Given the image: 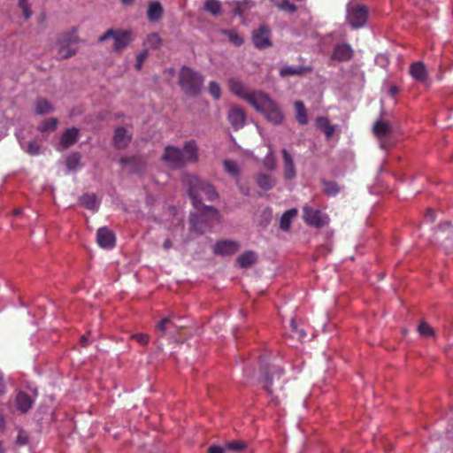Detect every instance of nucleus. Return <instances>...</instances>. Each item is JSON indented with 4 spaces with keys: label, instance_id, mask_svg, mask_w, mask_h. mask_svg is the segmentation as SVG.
I'll list each match as a JSON object with an SVG mask.
<instances>
[{
    "label": "nucleus",
    "instance_id": "60",
    "mask_svg": "<svg viewBox=\"0 0 453 453\" xmlns=\"http://www.w3.org/2000/svg\"><path fill=\"white\" fill-rule=\"evenodd\" d=\"M86 341H87L86 336H82V337H81V342H85Z\"/></svg>",
    "mask_w": 453,
    "mask_h": 453
},
{
    "label": "nucleus",
    "instance_id": "22",
    "mask_svg": "<svg viewBox=\"0 0 453 453\" xmlns=\"http://www.w3.org/2000/svg\"><path fill=\"white\" fill-rule=\"evenodd\" d=\"M175 327L170 318L161 319L156 326V331L160 336H164L168 333H173Z\"/></svg>",
    "mask_w": 453,
    "mask_h": 453
},
{
    "label": "nucleus",
    "instance_id": "3",
    "mask_svg": "<svg viewBox=\"0 0 453 453\" xmlns=\"http://www.w3.org/2000/svg\"><path fill=\"white\" fill-rule=\"evenodd\" d=\"M253 101L251 106L260 112L266 120L274 125L282 123L284 114L277 103L268 94L262 91Z\"/></svg>",
    "mask_w": 453,
    "mask_h": 453
},
{
    "label": "nucleus",
    "instance_id": "62",
    "mask_svg": "<svg viewBox=\"0 0 453 453\" xmlns=\"http://www.w3.org/2000/svg\"><path fill=\"white\" fill-rule=\"evenodd\" d=\"M380 58H383L384 59V57L383 56H380L377 58V59L379 60Z\"/></svg>",
    "mask_w": 453,
    "mask_h": 453
},
{
    "label": "nucleus",
    "instance_id": "17",
    "mask_svg": "<svg viewBox=\"0 0 453 453\" xmlns=\"http://www.w3.org/2000/svg\"><path fill=\"white\" fill-rule=\"evenodd\" d=\"M79 136V130L75 127L66 129L60 137L59 150H65L74 144Z\"/></svg>",
    "mask_w": 453,
    "mask_h": 453
},
{
    "label": "nucleus",
    "instance_id": "7",
    "mask_svg": "<svg viewBox=\"0 0 453 453\" xmlns=\"http://www.w3.org/2000/svg\"><path fill=\"white\" fill-rule=\"evenodd\" d=\"M368 10L365 5L352 4L348 8V21L353 28L365 26L367 20Z\"/></svg>",
    "mask_w": 453,
    "mask_h": 453
},
{
    "label": "nucleus",
    "instance_id": "56",
    "mask_svg": "<svg viewBox=\"0 0 453 453\" xmlns=\"http://www.w3.org/2000/svg\"><path fill=\"white\" fill-rule=\"evenodd\" d=\"M4 425V419L2 415H0V428L3 427Z\"/></svg>",
    "mask_w": 453,
    "mask_h": 453
},
{
    "label": "nucleus",
    "instance_id": "24",
    "mask_svg": "<svg viewBox=\"0 0 453 453\" xmlns=\"http://www.w3.org/2000/svg\"><path fill=\"white\" fill-rule=\"evenodd\" d=\"M316 124L319 128L323 130L326 138L332 137L335 131V127L329 123V120L325 117H318L316 119Z\"/></svg>",
    "mask_w": 453,
    "mask_h": 453
},
{
    "label": "nucleus",
    "instance_id": "20",
    "mask_svg": "<svg viewBox=\"0 0 453 453\" xmlns=\"http://www.w3.org/2000/svg\"><path fill=\"white\" fill-rule=\"evenodd\" d=\"M129 142L130 136L127 134V132L125 128L119 127L115 130L113 142L117 148H125L129 143Z\"/></svg>",
    "mask_w": 453,
    "mask_h": 453
},
{
    "label": "nucleus",
    "instance_id": "54",
    "mask_svg": "<svg viewBox=\"0 0 453 453\" xmlns=\"http://www.w3.org/2000/svg\"><path fill=\"white\" fill-rule=\"evenodd\" d=\"M173 247V242L170 239H166L164 243H163V248L165 250H168L169 249H171Z\"/></svg>",
    "mask_w": 453,
    "mask_h": 453
},
{
    "label": "nucleus",
    "instance_id": "42",
    "mask_svg": "<svg viewBox=\"0 0 453 453\" xmlns=\"http://www.w3.org/2000/svg\"><path fill=\"white\" fill-rule=\"evenodd\" d=\"M224 34H226L228 38H229V41L235 46H240L243 43V39L242 37L237 34L236 32L234 31H224Z\"/></svg>",
    "mask_w": 453,
    "mask_h": 453
},
{
    "label": "nucleus",
    "instance_id": "14",
    "mask_svg": "<svg viewBox=\"0 0 453 453\" xmlns=\"http://www.w3.org/2000/svg\"><path fill=\"white\" fill-rule=\"evenodd\" d=\"M96 241L100 247L111 249L115 245V236L107 227H100L96 233Z\"/></svg>",
    "mask_w": 453,
    "mask_h": 453
},
{
    "label": "nucleus",
    "instance_id": "12",
    "mask_svg": "<svg viewBox=\"0 0 453 453\" xmlns=\"http://www.w3.org/2000/svg\"><path fill=\"white\" fill-rule=\"evenodd\" d=\"M240 248L237 242L224 240L218 242L213 246V251L217 255L227 256L235 253Z\"/></svg>",
    "mask_w": 453,
    "mask_h": 453
},
{
    "label": "nucleus",
    "instance_id": "47",
    "mask_svg": "<svg viewBox=\"0 0 453 453\" xmlns=\"http://www.w3.org/2000/svg\"><path fill=\"white\" fill-rule=\"evenodd\" d=\"M132 338L136 340L142 345L147 344L150 340L149 335L147 334H143V333L133 334Z\"/></svg>",
    "mask_w": 453,
    "mask_h": 453
},
{
    "label": "nucleus",
    "instance_id": "45",
    "mask_svg": "<svg viewBox=\"0 0 453 453\" xmlns=\"http://www.w3.org/2000/svg\"><path fill=\"white\" fill-rule=\"evenodd\" d=\"M324 191L330 196H334L338 193L339 189L336 183L332 181L324 182Z\"/></svg>",
    "mask_w": 453,
    "mask_h": 453
},
{
    "label": "nucleus",
    "instance_id": "16",
    "mask_svg": "<svg viewBox=\"0 0 453 453\" xmlns=\"http://www.w3.org/2000/svg\"><path fill=\"white\" fill-rule=\"evenodd\" d=\"M35 399V393L28 394L24 391L18 393L16 396V405L19 411L25 413L33 405Z\"/></svg>",
    "mask_w": 453,
    "mask_h": 453
},
{
    "label": "nucleus",
    "instance_id": "48",
    "mask_svg": "<svg viewBox=\"0 0 453 453\" xmlns=\"http://www.w3.org/2000/svg\"><path fill=\"white\" fill-rule=\"evenodd\" d=\"M245 448V444L241 441H231L226 445V449L239 451Z\"/></svg>",
    "mask_w": 453,
    "mask_h": 453
},
{
    "label": "nucleus",
    "instance_id": "32",
    "mask_svg": "<svg viewBox=\"0 0 453 453\" xmlns=\"http://www.w3.org/2000/svg\"><path fill=\"white\" fill-rule=\"evenodd\" d=\"M295 109L296 113V120L301 125H305L308 122V116L304 104L301 101L295 103Z\"/></svg>",
    "mask_w": 453,
    "mask_h": 453
},
{
    "label": "nucleus",
    "instance_id": "6",
    "mask_svg": "<svg viewBox=\"0 0 453 453\" xmlns=\"http://www.w3.org/2000/svg\"><path fill=\"white\" fill-rule=\"evenodd\" d=\"M109 38H112L114 41L113 50L120 52L134 40V34L130 30L109 29L98 40L99 42H104Z\"/></svg>",
    "mask_w": 453,
    "mask_h": 453
},
{
    "label": "nucleus",
    "instance_id": "25",
    "mask_svg": "<svg viewBox=\"0 0 453 453\" xmlns=\"http://www.w3.org/2000/svg\"><path fill=\"white\" fill-rule=\"evenodd\" d=\"M163 8L158 2L150 4L148 8V19L150 21H157L162 18Z\"/></svg>",
    "mask_w": 453,
    "mask_h": 453
},
{
    "label": "nucleus",
    "instance_id": "5",
    "mask_svg": "<svg viewBox=\"0 0 453 453\" xmlns=\"http://www.w3.org/2000/svg\"><path fill=\"white\" fill-rule=\"evenodd\" d=\"M218 220V211L213 207L205 206L204 211H201L199 215H191V230L200 234L204 233L212 226L214 221Z\"/></svg>",
    "mask_w": 453,
    "mask_h": 453
},
{
    "label": "nucleus",
    "instance_id": "37",
    "mask_svg": "<svg viewBox=\"0 0 453 453\" xmlns=\"http://www.w3.org/2000/svg\"><path fill=\"white\" fill-rule=\"evenodd\" d=\"M225 171L232 175L233 177H237L239 175V167L238 165L233 160H225L223 163Z\"/></svg>",
    "mask_w": 453,
    "mask_h": 453
},
{
    "label": "nucleus",
    "instance_id": "23",
    "mask_svg": "<svg viewBox=\"0 0 453 453\" xmlns=\"http://www.w3.org/2000/svg\"><path fill=\"white\" fill-rule=\"evenodd\" d=\"M18 139L23 150H25L29 155L35 156L40 153L41 145L36 141H30L28 142H26L20 138L19 134Z\"/></svg>",
    "mask_w": 453,
    "mask_h": 453
},
{
    "label": "nucleus",
    "instance_id": "40",
    "mask_svg": "<svg viewBox=\"0 0 453 453\" xmlns=\"http://www.w3.org/2000/svg\"><path fill=\"white\" fill-rule=\"evenodd\" d=\"M81 155L73 153L70 155L66 159V166L69 170H76L80 165Z\"/></svg>",
    "mask_w": 453,
    "mask_h": 453
},
{
    "label": "nucleus",
    "instance_id": "50",
    "mask_svg": "<svg viewBox=\"0 0 453 453\" xmlns=\"http://www.w3.org/2000/svg\"><path fill=\"white\" fill-rule=\"evenodd\" d=\"M225 448L218 445H212L208 449V453H224Z\"/></svg>",
    "mask_w": 453,
    "mask_h": 453
},
{
    "label": "nucleus",
    "instance_id": "38",
    "mask_svg": "<svg viewBox=\"0 0 453 453\" xmlns=\"http://www.w3.org/2000/svg\"><path fill=\"white\" fill-rule=\"evenodd\" d=\"M279 9L288 12H295L296 8L294 4H290L288 0H271Z\"/></svg>",
    "mask_w": 453,
    "mask_h": 453
},
{
    "label": "nucleus",
    "instance_id": "2",
    "mask_svg": "<svg viewBox=\"0 0 453 453\" xmlns=\"http://www.w3.org/2000/svg\"><path fill=\"white\" fill-rule=\"evenodd\" d=\"M182 181L188 186V192L193 205L199 211L202 210L200 198L204 196L208 200H214L217 197L214 188L209 183L200 181L195 175L185 174Z\"/></svg>",
    "mask_w": 453,
    "mask_h": 453
},
{
    "label": "nucleus",
    "instance_id": "46",
    "mask_svg": "<svg viewBox=\"0 0 453 453\" xmlns=\"http://www.w3.org/2000/svg\"><path fill=\"white\" fill-rule=\"evenodd\" d=\"M148 57V52L146 50H142L138 56H137V58H136V63H135V68L136 70H140L143 65V62L145 61V59L147 58Z\"/></svg>",
    "mask_w": 453,
    "mask_h": 453
},
{
    "label": "nucleus",
    "instance_id": "39",
    "mask_svg": "<svg viewBox=\"0 0 453 453\" xmlns=\"http://www.w3.org/2000/svg\"><path fill=\"white\" fill-rule=\"evenodd\" d=\"M264 165L269 171H273L276 168V162L271 146H269V151L264 159Z\"/></svg>",
    "mask_w": 453,
    "mask_h": 453
},
{
    "label": "nucleus",
    "instance_id": "35",
    "mask_svg": "<svg viewBox=\"0 0 453 453\" xmlns=\"http://www.w3.org/2000/svg\"><path fill=\"white\" fill-rule=\"evenodd\" d=\"M162 44V40L158 34L153 33L147 36L145 45L151 49H157Z\"/></svg>",
    "mask_w": 453,
    "mask_h": 453
},
{
    "label": "nucleus",
    "instance_id": "28",
    "mask_svg": "<svg viewBox=\"0 0 453 453\" xmlns=\"http://www.w3.org/2000/svg\"><path fill=\"white\" fill-rule=\"evenodd\" d=\"M390 130L391 127L389 123L384 120H378L373 125V133L379 138L386 136Z\"/></svg>",
    "mask_w": 453,
    "mask_h": 453
},
{
    "label": "nucleus",
    "instance_id": "27",
    "mask_svg": "<svg viewBox=\"0 0 453 453\" xmlns=\"http://www.w3.org/2000/svg\"><path fill=\"white\" fill-rule=\"evenodd\" d=\"M257 260V256L253 251H246L237 257V263L242 268H247L254 264Z\"/></svg>",
    "mask_w": 453,
    "mask_h": 453
},
{
    "label": "nucleus",
    "instance_id": "49",
    "mask_svg": "<svg viewBox=\"0 0 453 453\" xmlns=\"http://www.w3.org/2000/svg\"><path fill=\"white\" fill-rule=\"evenodd\" d=\"M263 383L267 392L272 395L273 393V390L272 388L273 380L270 378L268 373L265 374V376L264 377Z\"/></svg>",
    "mask_w": 453,
    "mask_h": 453
},
{
    "label": "nucleus",
    "instance_id": "18",
    "mask_svg": "<svg viewBox=\"0 0 453 453\" xmlns=\"http://www.w3.org/2000/svg\"><path fill=\"white\" fill-rule=\"evenodd\" d=\"M353 50L348 44H338L335 46L333 58L338 61H348L352 58Z\"/></svg>",
    "mask_w": 453,
    "mask_h": 453
},
{
    "label": "nucleus",
    "instance_id": "33",
    "mask_svg": "<svg viewBox=\"0 0 453 453\" xmlns=\"http://www.w3.org/2000/svg\"><path fill=\"white\" fill-rule=\"evenodd\" d=\"M203 8L214 16L219 15L222 12L221 3L219 0H207Z\"/></svg>",
    "mask_w": 453,
    "mask_h": 453
},
{
    "label": "nucleus",
    "instance_id": "26",
    "mask_svg": "<svg viewBox=\"0 0 453 453\" xmlns=\"http://www.w3.org/2000/svg\"><path fill=\"white\" fill-rule=\"evenodd\" d=\"M257 182L261 188L268 190L274 187L276 180L269 174L260 173L257 175Z\"/></svg>",
    "mask_w": 453,
    "mask_h": 453
},
{
    "label": "nucleus",
    "instance_id": "52",
    "mask_svg": "<svg viewBox=\"0 0 453 453\" xmlns=\"http://www.w3.org/2000/svg\"><path fill=\"white\" fill-rule=\"evenodd\" d=\"M426 219L429 222H433L434 220V213L432 210H428L426 216H425Z\"/></svg>",
    "mask_w": 453,
    "mask_h": 453
},
{
    "label": "nucleus",
    "instance_id": "31",
    "mask_svg": "<svg viewBox=\"0 0 453 453\" xmlns=\"http://www.w3.org/2000/svg\"><path fill=\"white\" fill-rule=\"evenodd\" d=\"M80 203L85 208L96 211L98 209V202L96 196L93 194L91 195H84L80 198Z\"/></svg>",
    "mask_w": 453,
    "mask_h": 453
},
{
    "label": "nucleus",
    "instance_id": "9",
    "mask_svg": "<svg viewBox=\"0 0 453 453\" xmlns=\"http://www.w3.org/2000/svg\"><path fill=\"white\" fill-rule=\"evenodd\" d=\"M303 210V219L307 225L317 228H320L328 224V216L323 213L321 211L313 209L307 205H305Z\"/></svg>",
    "mask_w": 453,
    "mask_h": 453
},
{
    "label": "nucleus",
    "instance_id": "36",
    "mask_svg": "<svg viewBox=\"0 0 453 453\" xmlns=\"http://www.w3.org/2000/svg\"><path fill=\"white\" fill-rule=\"evenodd\" d=\"M290 336L297 340H302L306 336L305 332L303 329H298L297 325L294 319H290Z\"/></svg>",
    "mask_w": 453,
    "mask_h": 453
},
{
    "label": "nucleus",
    "instance_id": "13",
    "mask_svg": "<svg viewBox=\"0 0 453 453\" xmlns=\"http://www.w3.org/2000/svg\"><path fill=\"white\" fill-rule=\"evenodd\" d=\"M227 119L234 129H240L245 124L246 116L242 108L232 106L228 111Z\"/></svg>",
    "mask_w": 453,
    "mask_h": 453
},
{
    "label": "nucleus",
    "instance_id": "58",
    "mask_svg": "<svg viewBox=\"0 0 453 453\" xmlns=\"http://www.w3.org/2000/svg\"><path fill=\"white\" fill-rule=\"evenodd\" d=\"M234 12H235V14H238V15H241V14H242V12H241V10H240L239 8H236V9L234 10Z\"/></svg>",
    "mask_w": 453,
    "mask_h": 453
},
{
    "label": "nucleus",
    "instance_id": "51",
    "mask_svg": "<svg viewBox=\"0 0 453 453\" xmlns=\"http://www.w3.org/2000/svg\"><path fill=\"white\" fill-rule=\"evenodd\" d=\"M270 372H271L273 377H276L277 380H279L280 379V377H281L282 370L281 369H275V368H273V370H272Z\"/></svg>",
    "mask_w": 453,
    "mask_h": 453
},
{
    "label": "nucleus",
    "instance_id": "43",
    "mask_svg": "<svg viewBox=\"0 0 453 453\" xmlns=\"http://www.w3.org/2000/svg\"><path fill=\"white\" fill-rule=\"evenodd\" d=\"M418 331L420 335L430 337L434 335V329L426 322H421L418 326Z\"/></svg>",
    "mask_w": 453,
    "mask_h": 453
},
{
    "label": "nucleus",
    "instance_id": "15",
    "mask_svg": "<svg viewBox=\"0 0 453 453\" xmlns=\"http://www.w3.org/2000/svg\"><path fill=\"white\" fill-rule=\"evenodd\" d=\"M283 157V176L285 180H292L296 175V166L292 155L286 150H281Z\"/></svg>",
    "mask_w": 453,
    "mask_h": 453
},
{
    "label": "nucleus",
    "instance_id": "30",
    "mask_svg": "<svg viewBox=\"0 0 453 453\" xmlns=\"http://www.w3.org/2000/svg\"><path fill=\"white\" fill-rule=\"evenodd\" d=\"M35 111L37 114L44 115L51 112L53 111V106L46 99L39 98L35 102Z\"/></svg>",
    "mask_w": 453,
    "mask_h": 453
},
{
    "label": "nucleus",
    "instance_id": "41",
    "mask_svg": "<svg viewBox=\"0 0 453 453\" xmlns=\"http://www.w3.org/2000/svg\"><path fill=\"white\" fill-rule=\"evenodd\" d=\"M19 7L22 11V14L26 19H28L32 16V11L29 0H19Z\"/></svg>",
    "mask_w": 453,
    "mask_h": 453
},
{
    "label": "nucleus",
    "instance_id": "10",
    "mask_svg": "<svg viewBox=\"0 0 453 453\" xmlns=\"http://www.w3.org/2000/svg\"><path fill=\"white\" fill-rule=\"evenodd\" d=\"M78 42L77 28L63 35L58 41V57L67 58L75 54L74 50H71L68 46Z\"/></svg>",
    "mask_w": 453,
    "mask_h": 453
},
{
    "label": "nucleus",
    "instance_id": "11",
    "mask_svg": "<svg viewBox=\"0 0 453 453\" xmlns=\"http://www.w3.org/2000/svg\"><path fill=\"white\" fill-rule=\"evenodd\" d=\"M252 41L256 48L265 49L272 45L270 29L261 26L253 32Z\"/></svg>",
    "mask_w": 453,
    "mask_h": 453
},
{
    "label": "nucleus",
    "instance_id": "57",
    "mask_svg": "<svg viewBox=\"0 0 453 453\" xmlns=\"http://www.w3.org/2000/svg\"><path fill=\"white\" fill-rule=\"evenodd\" d=\"M123 4H131L134 0H121Z\"/></svg>",
    "mask_w": 453,
    "mask_h": 453
},
{
    "label": "nucleus",
    "instance_id": "55",
    "mask_svg": "<svg viewBox=\"0 0 453 453\" xmlns=\"http://www.w3.org/2000/svg\"><path fill=\"white\" fill-rule=\"evenodd\" d=\"M134 160V158H126V157H123L120 159V163L122 165H127L129 164L131 161Z\"/></svg>",
    "mask_w": 453,
    "mask_h": 453
},
{
    "label": "nucleus",
    "instance_id": "19",
    "mask_svg": "<svg viewBox=\"0 0 453 453\" xmlns=\"http://www.w3.org/2000/svg\"><path fill=\"white\" fill-rule=\"evenodd\" d=\"M410 74L414 80L422 82L427 78L426 69L422 62L413 63L410 67Z\"/></svg>",
    "mask_w": 453,
    "mask_h": 453
},
{
    "label": "nucleus",
    "instance_id": "21",
    "mask_svg": "<svg viewBox=\"0 0 453 453\" xmlns=\"http://www.w3.org/2000/svg\"><path fill=\"white\" fill-rule=\"evenodd\" d=\"M311 69L309 66H285L280 70V75L281 77H288L292 75H300L310 72Z\"/></svg>",
    "mask_w": 453,
    "mask_h": 453
},
{
    "label": "nucleus",
    "instance_id": "4",
    "mask_svg": "<svg viewBox=\"0 0 453 453\" xmlns=\"http://www.w3.org/2000/svg\"><path fill=\"white\" fill-rule=\"evenodd\" d=\"M203 78L196 72L188 66L180 69L179 84L184 92L190 96H196L200 93Z\"/></svg>",
    "mask_w": 453,
    "mask_h": 453
},
{
    "label": "nucleus",
    "instance_id": "61",
    "mask_svg": "<svg viewBox=\"0 0 453 453\" xmlns=\"http://www.w3.org/2000/svg\"><path fill=\"white\" fill-rule=\"evenodd\" d=\"M14 213L15 215H19L20 213V210H16Z\"/></svg>",
    "mask_w": 453,
    "mask_h": 453
},
{
    "label": "nucleus",
    "instance_id": "53",
    "mask_svg": "<svg viewBox=\"0 0 453 453\" xmlns=\"http://www.w3.org/2000/svg\"><path fill=\"white\" fill-rule=\"evenodd\" d=\"M5 392V383L3 378V374L0 372V395Z\"/></svg>",
    "mask_w": 453,
    "mask_h": 453
},
{
    "label": "nucleus",
    "instance_id": "59",
    "mask_svg": "<svg viewBox=\"0 0 453 453\" xmlns=\"http://www.w3.org/2000/svg\"><path fill=\"white\" fill-rule=\"evenodd\" d=\"M391 91H392V93H393V94H395V93H396L397 88H391Z\"/></svg>",
    "mask_w": 453,
    "mask_h": 453
},
{
    "label": "nucleus",
    "instance_id": "29",
    "mask_svg": "<svg viewBox=\"0 0 453 453\" xmlns=\"http://www.w3.org/2000/svg\"><path fill=\"white\" fill-rule=\"evenodd\" d=\"M297 215L296 209H290L285 211L280 220V226L282 230L287 231L290 226L292 219Z\"/></svg>",
    "mask_w": 453,
    "mask_h": 453
},
{
    "label": "nucleus",
    "instance_id": "8",
    "mask_svg": "<svg viewBox=\"0 0 453 453\" xmlns=\"http://www.w3.org/2000/svg\"><path fill=\"white\" fill-rule=\"evenodd\" d=\"M228 87L233 94L245 100L250 105L253 104L254 98L262 92L260 90L249 91L242 81L234 78L229 79Z\"/></svg>",
    "mask_w": 453,
    "mask_h": 453
},
{
    "label": "nucleus",
    "instance_id": "44",
    "mask_svg": "<svg viewBox=\"0 0 453 453\" xmlns=\"http://www.w3.org/2000/svg\"><path fill=\"white\" fill-rule=\"evenodd\" d=\"M209 92L215 99H219L221 96L220 86L216 81H211L209 85Z\"/></svg>",
    "mask_w": 453,
    "mask_h": 453
},
{
    "label": "nucleus",
    "instance_id": "1",
    "mask_svg": "<svg viewBox=\"0 0 453 453\" xmlns=\"http://www.w3.org/2000/svg\"><path fill=\"white\" fill-rule=\"evenodd\" d=\"M198 159V149L196 142H186L183 148L167 146L162 155V160L173 168L196 163Z\"/></svg>",
    "mask_w": 453,
    "mask_h": 453
},
{
    "label": "nucleus",
    "instance_id": "34",
    "mask_svg": "<svg viewBox=\"0 0 453 453\" xmlns=\"http://www.w3.org/2000/svg\"><path fill=\"white\" fill-rule=\"evenodd\" d=\"M58 120L56 118H50L43 120L38 127V130L42 133L47 131H54L57 128Z\"/></svg>",
    "mask_w": 453,
    "mask_h": 453
}]
</instances>
